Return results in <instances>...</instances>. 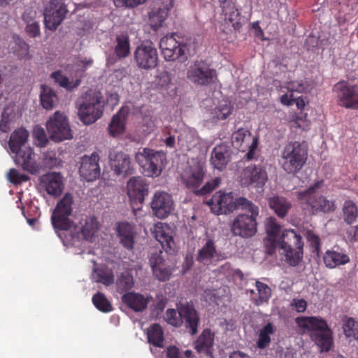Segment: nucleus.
I'll list each match as a JSON object with an SVG mask.
<instances>
[{"label": "nucleus", "instance_id": "obj_61", "mask_svg": "<svg viewBox=\"0 0 358 358\" xmlns=\"http://www.w3.org/2000/svg\"><path fill=\"white\" fill-rule=\"evenodd\" d=\"M116 7L134 8L143 3L146 0H113Z\"/></svg>", "mask_w": 358, "mask_h": 358}, {"label": "nucleus", "instance_id": "obj_29", "mask_svg": "<svg viewBox=\"0 0 358 358\" xmlns=\"http://www.w3.org/2000/svg\"><path fill=\"white\" fill-rule=\"evenodd\" d=\"M231 160V150L228 145L220 144L212 150L210 162L213 169L223 171Z\"/></svg>", "mask_w": 358, "mask_h": 358}, {"label": "nucleus", "instance_id": "obj_53", "mask_svg": "<svg viewBox=\"0 0 358 358\" xmlns=\"http://www.w3.org/2000/svg\"><path fill=\"white\" fill-rule=\"evenodd\" d=\"M32 137L34 144L38 147H45L48 143L45 129L39 125H36L33 128Z\"/></svg>", "mask_w": 358, "mask_h": 358}, {"label": "nucleus", "instance_id": "obj_56", "mask_svg": "<svg viewBox=\"0 0 358 358\" xmlns=\"http://www.w3.org/2000/svg\"><path fill=\"white\" fill-rule=\"evenodd\" d=\"M233 106L227 101L220 103V104L214 109V114L218 120H225L231 113Z\"/></svg>", "mask_w": 358, "mask_h": 358}, {"label": "nucleus", "instance_id": "obj_55", "mask_svg": "<svg viewBox=\"0 0 358 358\" xmlns=\"http://www.w3.org/2000/svg\"><path fill=\"white\" fill-rule=\"evenodd\" d=\"M220 178H215L214 179L206 182L201 188H198L196 190H195L194 194L196 196H203L208 194L216 189L220 185Z\"/></svg>", "mask_w": 358, "mask_h": 358}, {"label": "nucleus", "instance_id": "obj_23", "mask_svg": "<svg viewBox=\"0 0 358 358\" xmlns=\"http://www.w3.org/2000/svg\"><path fill=\"white\" fill-rule=\"evenodd\" d=\"M155 236L166 253L169 255L175 253L176 243L173 238V231L167 224H157L155 226Z\"/></svg>", "mask_w": 358, "mask_h": 358}, {"label": "nucleus", "instance_id": "obj_51", "mask_svg": "<svg viewBox=\"0 0 358 358\" xmlns=\"http://www.w3.org/2000/svg\"><path fill=\"white\" fill-rule=\"evenodd\" d=\"M115 53L119 59L127 57L130 52V43L127 37L117 36Z\"/></svg>", "mask_w": 358, "mask_h": 358}, {"label": "nucleus", "instance_id": "obj_14", "mask_svg": "<svg viewBox=\"0 0 358 358\" xmlns=\"http://www.w3.org/2000/svg\"><path fill=\"white\" fill-rule=\"evenodd\" d=\"M268 180L266 168L259 164H250L243 169L241 181L243 186L262 188Z\"/></svg>", "mask_w": 358, "mask_h": 358}, {"label": "nucleus", "instance_id": "obj_45", "mask_svg": "<svg viewBox=\"0 0 358 358\" xmlns=\"http://www.w3.org/2000/svg\"><path fill=\"white\" fill-rule=\"evenodd\" d=\"M36 155L31 149L29 148L24 150V171H27L31 174L39 173L41 166L36 163Z\"/></svg>", "mask_w": 358, "mask_h": 358}, {"label": "nucleus", "instance_id": "obj_19", "mask_svg": "<svg viewBox=\"0 0 358 358\" xmlns=\"http://www.w3.org/2000/svg\"><path fill=\"white\" fill-rule=\"evenodd\" d=\"M151 208L153 213L158 218L167 217L173 210L172 196L164 192L155 193L151 202Z\"/></svg>", "mask_w": 358, "mask_h": 358}, {"label": "nucleus", "instance_id": "obj_33", "mask_svg": "<svg viewBox=\"0 0 358 358\" xmlns=\"http://www.w3.org/2000/svg\"><path fill=\"white\" fill-rule=\"evenodd\" d=\"M222 8L225 20H228L234 29H239L242 24V16L236 8V3L233 0H224Z\"/></svg>", "mask_w": 358, "mask_h": 358}, {"label": "nucleus", "instance_id": "obj_30", "mask_svg": "<svg viewBox=\"0 0 358 358\" xmlns=\"http://www.w3.org/2000/svg\"><path fill=\"white\" fill-rule=\"evenodd\" d=\"M110 165L117 176H128L133 173L130 157L122 152H117L113 157L110 158Z\"/></svg>", "mask_w": 358, "mask_h": 358}, {"label": "nucleus", "instance_id": "obj_57", "mask_svg": "<svg viewBox=\"0 0 358 358\" xmlns=\"http://www.w3.org/2000/svg\"><path fill=\"white\" fill-rule=\"evenodd\" d=\"M164 320L166 322L173 327H180L182 325V319L180 318L178 310L173 308L166 310L164 315Z\"/></svg>", "mask_w": 358, "mask_h": 358}, {"label": "nucleus", "instance_id": "obj_41", "mask_svg": "<svg viewBox=\"0 0 358 358\" xmlns=\"http://www.w3.org/2000/svg\"><path fill=\"white\" fill-rule=\"evenodd\" d=\"M268 204L280 217H284L291 207V204L285 198L280 196L270 198Z\"/></svg>", "mask_w": 358, "mask_h": 358}, {"label": "nucleus", "instance_id": "obj_49", "mask_svg": "<svg viewBox=\"0 0 358 358\" xmlns=\"http://www.w3.org/2000/svg\"><path fill=\"white\" fill-rule=\"evenodd\" d=\"M256 287L258 292V297L253 299L254 303L259 306L268 302L271 296V289L265 283L260 281H256Z\"/></svg>", "mask_w": 358, "mask_h": 358}, {"label": "nucleus", "instance_id": "obj_1", "mask_svg": "<svg viewBox=\"0 0 358 358\" xmlns=\"http://www.w3.org/2000/svg\"><path fill=\"white\" fill-rule=\"evenodd\" d=\"M295 322L304 331H311L310 338L321 352H328L334 344L333 332L324 320L301 316L296 317Z\"/></svg>", "mask_w": 358, "mask_h": 358}, {"label": "nucleus", "instance_id": "obj_52", "mask_svg": "<svg viewBox=\"0 0 358 358\" xmlns=\"http://www.w3.org/2000/svg\"><path fill=\"white\" fill-rule=\"evenodd\" d=\"M92 303L99 310L103 313H108L113 310L111 303L103 293L95 294L92 296Z\"/></svg>", "mask_w": 358, "mask_h": 358}, {"label": "nucleus", "instance_id": "obj_9", "mask_svg": "<svg viewBox=\"0 0 358 358\" xmlns=\"http://www.w3.org/2000/svg\"><path fill=\"white\" fill-rule=\"evenodd\" d=\"M46 129L50 138L55 142H61L73 137L67 117L59 111H56L46 122Z\"/></svg>", "mask_w": 358, "mask_h": 358}, {"label": "nucleus", "instance_id": "obj_10", "mask_svg": "<svg viewBox=\"0 0 358 358\" xmlns=\"http://www.w3.org/2000/svg\"><path fill=\"white\" fill-rule=\"evenodd\" d=\"M333 92L338 106L358 110V86L350 85L348 82L341 80L334 85Z\"/></svg>", "mask_w": 358, "mask_h": 358}, {"label": "nucleus", "instance_id": "obj_36", "mask_svg": "<svg viewBox=\"0 0 358 358\" xmlns=\"http://www.w3.org/2000/svg\"><path fill=\"white\" fill-rule=\"evenodd\" d=\"M281 227L277 223L276 219L273 217H269L266 222V231L267 235V241L270 242L271 249L269 253H271L277 247L278 236L280 234Z\"/></svg>", "mask_w": 358, "mask_h": 358}, {"label": "nucleus", "instance_id": "obj_63", "mask_svg": "<svg viewBox=\"0 0 358 358\" xmlns=\"http://www.w3.org/2000/svg\"><path fill=\"white\" fill-rule=\"evenodd\" d=\"M26 32L31 37H36L40 34V28L39 24L37 22H33L31 24H27L26 27Z\"/></svg>", "mask_w": 358, "mask_h": 358}, {"label": "nucleus", "instance_id": "obj_50", "mask_svg": "<svg viewBox=\"0 0 358 358\" xmlns=\"http://www.w3.org/2000/svg\"><path fill=\"white\" fill-rule=\"evenodd\" d=\"M235 204L236 210L241 209L250 213V215L259 216V207L248 199L243 196L238 197L235 199Z\"/></svg>", "mask_w": 358, "mask_h": 358}, {"label": "nucleus", "instance_id": "obj_21", "mask_svg": "<svg viewBox=\"0 0 358 358\" xmlns=\"http://www.w3.org/2000/svg\"><path fill=\"white\" fill-rule=\"evenodd\" d=\"M99 156L94 152L91 155H85L81 159L79 169L80 176L87 181H93L100 176Z\"/></svg>", "mask_w": 358, "mask_h": 358}, {"label": "nucleus", "instance_id": "obj_38", "mask_svg": "<svg viewBox=\"0 0 358 358\" xmlns=\"http://www.w3.org/2000/svg\"><path fill=\"white\" fill-rule=\"evenodd\" d=\"M314 81L310 78L291 80L285 83V88L291 92L308 93L314 87Z\"/></svg>", "mask_w": 358, "mask_h": 358}, {"label": "nucleus", "instance_id": "obj_4", "mask_svg": "<svg viewBox=\"0 0 358 358\" xmlns=\"http://www.w3.org/2000/svg\"><path fill=\"white\" fill-rule=\"evenodd\" d=\"M308 159L306 146L298 141L288 143L281 153V167L287 174L296 175L305 165Z\"/></svg>", "mask_w": 358, "mask_h": 358}, {"label": "nucleus", "instance_id": "obj_12", "mask_svg": "<svg viewBox=\"0 0 358 358\" xmlns=\"http://www.w3.org/2000/svg\"><path fill=\"white\" fill-rule=\"evenodd\" d=\"M231 142L234 148L241 152H245L248 149L245 155L248 161L252 160L257 149L259 138L257 136H252L251 132L244 128L238 129L234 132L231 136Z\"/></svg>", "mask_w": 358, "mask_h": 358}, {"label": "nucleus", "instance_id": "obj_46", "mask_svg": "<svg viewBox=\"0 0 358 358\" xmlns=\"http://www.w3.org/2000/svg\"><path fill=\"white\" fill-rule=\"evenodd\" d=\"M343 220L348 224L355 222L358 217V207L357 204L351 201L347 200L343 206Z\"/></svg>", "mask_w": 358, "mask_h": 358}, {"label": "nucleus", "instance_id": "obj_48", "mask_svg": "<svg viewBox=\"0 0 358 358\" xmlns=\"http://www.w3.org/2000/svg\"><path fill=\"white\" fill-rule=\"evenodd\" d=\"M134 284V280L132 274L129 271L122 272L116 280L117 291L119 293H123L131 289Z\"/></svg>", "mask_w": 358, "mask_h": 358}, {"label": "nucleus", "instance_id": "obj_43", "mask_svg": "<svg viewBox=\"0 0 358 358\" xmlns=\"http://www.w3.org/2000/svg\"><path fill=\"white\" fill-rule=\"evenodd\" d=\"M214 334L210 329H206L199 336L195 343V348L199 352L208 351L213 345Z\"/></svg>", "mask_w": 358, "mask_h": 358}, {"label": "nucleus", "instance_id": "obj_32", "mask_svg": "<svg viewBox=\"0 0 358 358\" xmlns=\"http://www.w3.org/2000/svg\"><path fill=\"white\" fill-rule=\"evenodd\" d=\"M162 6L157 11L150 13L149 21L152 29L157 30L168 16L169 12L173 6L174 0H161Z\"/></svg>", "mask_w": 358, "mask_h": 358}, {"label": "nucleus", "instance_id": "obj_5", "mask_svg": "<svg viewBox=\"0 0 358 358\" xmlns=\"http://www.w3.org/2000/svg\"><path fill=\"white\" fill-rule=\"evenodd\" d=\"M166 154L162 151L144 148L136 154V160L148 177L158 176L164 168Z\"/></svg>", "mask_w": 358, "mask_h": 358}, {"label": "nucleus", "instance_id": "obj_62", "mask_svg": "<svg viewBox=\"0 0 358 358\" xmlns=\"http://www.w3.org/2000/svg\"><path fill=\"white\" fill-rule=\"evenodd\" d=\"M221 268L222 269L223 271L227 272V274L229 275H231L233 278H238L240 280L243 279L244 275H243V272L238 268H236V269L231 268V265L229 263L224 264L221 267Z\"/></svg>", "mask_w": 358, "mask_h": 358}, {"label": "nucleus", "instance_id": "obj_35", "mask_svg": "<svg viewBox=\"0 0 358 358\" xmlns=\"http://www.w3.org/2000/svg\"><path fill=\"white\" fill-rule=\"evenodd\" d=\"M122 302L135 312L144 310L148 303V299L141 294L127 292L122 297Z\"/></svg>", "mask_w": 358, "mask_h": 358}, {"label": "nucleus", "instance_id": "obj_8", "mask_svg": "<svg viewBox=\"0 0 358 358\" xmlns=\"http://www.w3.org/2000/svg\"><path fill=\"white\" fill-rule=\"evenodd\" d=\"M73 197L70 193H66L60 199L53 211L51 217L52 225L55 229L67 231L71 229L72 222L69 215L72 213Z\"/></svg>", "mask_w": 358, "mask_h": 358}, {"label": "nucleus", "instance_id": "obj_31", "mask_svg": "<svg viewBox=\"0 0 358 358\" xmlns=\"http://www.w3.org/2000/svg\"><path fill=\"white\" fill-rule=\"evenodd\" d=\"M323 261L325 266L330 268L344 265L350 262V257L343 250L338 246H334L331 250L325 252Z\"/></svg>", "mask_w": 358, "mask_h": 358}, {"label": "nucleus", "instance_id": "obj_34", "mask_svg": "<svg viewBox=\"0 0 358 358\" xmlns=\"http://www.w3.org/2000/svg\"><path fill=\"white\" fill-rule=\"evenodd\" d=\"M10 150L14 156L13 160L17 165L22 162V127L15 130L10 135L8 141Z\"/></svg>", "mask_w": 358, "mask_h": 358}, {"label": "nucleus", "instance_id": "obj_7", "mask_svg": "<svg viewBox=\"0 0 358 358\" xmlns=\"http://www.w3.org/2000/svg\"><path fill=\"white\" fill-rule=\"evenodd\" d=\"M176 36V34H173L161 38L159 48L162 54L166 61L185 62L188 59V45L182 41H178Z\"/></svg>", "mask_w": 358, "mask_h": 358}, {"label": "nucleus", "instance_id": "obj_39", "mask_svg": "<svg viewBox=\"0 0 358 358\" xmlns=\"http://www.w3.org/2000/svg\"><path fill=\"white\" fill-rule=\"evenodd\" d=\"M148 342L155 347L162 348L164 331L159 324H152L147 330Z\"/></svg>", "mask_w": 358, "mask_h": 358}, {"label": "nucleus", "instance_id": "obj_13", "mask_svg": "<svg viewBox=\"0 0 358 358\" xmlns=\"http://www.w3.org/2000/svg\"><path fill=\"white\" fill-rule=\"evenodd\" d=\"M67 13L66 6L61 0H50L44 10L45 27L50 30H56L65 19Z\"/></svg>", "mask_w": 358, "mask_h": 358}, {"label": "nucleus", "instance_id": "obj_17", "mask_svg": "<svg viewBox=\"0 0 358 358\" xmlns=\"http://www.w3.org/2000/svg\"><path fill=\"white\" fill-rule=\"evenodd\" d=\"M206 203L216 215L227 214L236 210L235 199L232 192H217L206 201Z\"/></svg>", "mask_w": 358, "mask_h": 358}, {"label": "nucleus", "instance_id": "obj_44", "mask_svg": "<svg viewBox=\"0 0 358 358\" xmlns=\"http://www.w3.org/2000/svg\"><path fill=\"white\" fill-rule=\"evenodd\" d=\"M276 331L274 325L268 322L259 331L258 340L257 342V347L259 349H264L268 347L271 343L270 336L273 334Z\"/></svg>", "mask_w": 358, "mask_h": 358}, {"label": "nucleus", "instance_id": "obj_26", "mask_svg": "<svg viewBox=\"0 0 358 358\" xmlns=\"http://www.w3.org/2000/svg\"><path fill=\"white\" fill-rule=\"evenodd\" d=\"M101 224L94 216L86 217L82 219L79 224L74 227V233L83 239L92 241L100 229Z\"/></svg>", "mask_w": 358, "mask_h": 358}, {"label": "nucleus", "instance_id": "obj_59", "mask_svg": "<svg viewBox=\"0 0 358 358\" xmlns=\"http://www.w3.org/2000/svg\"><path fill=\"white\" fill-rule=\"evenodd\" d=\"M61 160L53 151L47 152L43 157V164L48 169H53L59 165Z\"/></svg>", "mask_w": 358, "mask_h": 358}, {"label": "nucleus", "instance_id": "obj_47", "mask_svg": "<svg viewBox=\"0 0 358 358\" xmlns=\"http://www.w3.org/2000/svg\"><path fill=\"white\" fill-rule=\"evenodd\" d=\"M342 328L344 335L350 341H358V320L347 317L343 320Z\"/></svg>", "mask_w": 358, "mask_h": 358}, {"label": "nucleus", "instance_id": "obj_20", "mask_svg": "<svg viewBox=\"0 0 358 358\" xmlns=\"http://www.w3.org/2000/svg\"><path fill=\"white\" fill-rule=\"evenodd\" d=\"M178 314L182 319V324L191 335H195L200 322L199 314L191 303L180 304L178 307Z\"/></svg>", "mask_w": 358, "mask_h": 358}, {"label": "nucleus", "instance_id": "obj_40", "mask_svg": "<svg viewBox=\"0 0 358 358\" xmlns=\"http://www.w3.org/2000/svg\"><path fill=\"white\" fill-rule=\"evenodd\" d=\"M126 115L121 109L115 114L108 126V131L112 136L122 134L124 131V120Z\"/></svg>", "mask_w": 358, "mask_h": 358}, {"label": "nucleus", "instance_id": "obj_22", "mask_svg": "<svg viewBox=\"0 0 358 358\" xmlns=\"http://www.w3.org/2000/svg\"><path fill=\"white\" fill-rule=\"evenodd\" d=\"M40 185L49 195L55 197L60 196L64 187L63 176L56 172H49L41 176Z\"/></svg>", "mask_w": 358, "mask_h": 358}, {"label": "nucleus", "instance_id": "obj_25", "mask_svg": "<svg viewBox=\"0 0 358 358\" xmlns=\"http://www.w3.org/2000/svg\"><path fill=\"white\" fill-rule=\"evenodd\" d=\"M161 254V251L159 253H152L149 262L154 277L160 282H166L170 280L173 271Z\"/></svg>", "mask_w": 358, "mask_h": 358}, {"label": "nucleus", "instance_id": "obj_27", "mask_svg": "<svg viewBox=\"0 0 358 358\" xmlns=\"http://www.w3.org/2000/svg\"><path fill=\"white\" fill-rule=\"evenodd\" d=\"M120 243L127 250H132L136 243L137 233L135 225L127 222H119L116 227Z\"/></svg>", "mask_w": 358, "mask_h": 358}, {"label": "nucleus", "instance_id": "obj_42", "mask_svg": "<svg viewBox=\"0 0 358 358\" xmlns=\"http://www.w3.org/2000/svg\"><path fill=\"white\" fill-rule=\"evenodd\" d=\"M40 97L42 106L47 110L52 109L58 101L55 91L45 85L41 86Z\"/></svg>", "mask_w": 358, "mask_h": 358}, {"label": "nucleus", "instance_id": "obj_15", "mask_svg": "<svg viewBox=\"0 0 358 358\" xmlns=\"http://www.w3.org/2000/svg\"><path fill=\"white\" fill-rule=\"evenodd\" d=\"M257 217L245 213L238 215L231 226L232 234L245 238L255 236L257 231Z\"/></svg>", "mask_w": 358, "mask_h": 358}, {"label": "nucleus", "instance_id": "obj_2", "mask_svg": "<svg viewBox=\"0 0 358 358\" xmlns=\"http://www.w3.org/2000/svg\"><path fill=\"white\" fill-rule=\"evenodd\" d=\"M320 185V182H317L308 189L296 192L299 205L303 210L310 215L332 213L336 208L334 200H329L326 196L316 192Z\"/></svg>", "mask_w": 358, "mask_h": 358}, {"label": "nucleus", "instance_id": "obj_3", "mask_svg": "<svg viewBox=\"0 0 358 358\" xmlns=\"http://www.w3.org/2000/svg\"><path fill=\"white\" fill-rule=\"evenodd\" d=\"M303 245L301 236L294 229L284 230L277 242L286 262L291 266H296L302 261Z\"/></svg>", "mask_w": 358, "mask_h": 358}, {"label": "nucleus", "instance_id": "obj_6", "mask_svg": "<svg viewBox=\"0 0 358 358\" xmlns=\"http://www.w3.org/2000/svg\"><path fill=\"white\" fill-rule=\"evenodd\" d=\"M99 92L87 93L78 108V116L85 124H91L103 115L104 104Z\"/></svg>", "mask_w": 358, "mask_h": 358}, {"label": "nucleus", "instance_id": "obj_18", "mask_svg": "<svg viewBox=\"0 0 358 358\" xmlns=\"http://www.w3.org/2000/svg\"><path fill=\"white\" fill-rule=\"evenodd\" d=\"M206 173L204 164L199 161L194 162L181 176L182 183L194 193L202 184Z\"/></svg>", "mask_w": 358, "mask_h": 358}, {"label": "nucleus", "instance_id": "obj_16", "mask_svg": "<svg viewBox=\"0 0 358 358\" xmlns=\"http://www.w3.org/2000/svg\"><path fill=\"white\" fill-rule=\"evenodd\" d=\"M134 60L139 69H153L158 62L157 49L151 43H141L134 51Z\"/></svg>", "mask_w": 358, "mask_h": 358}, {"label": "nucleus", "instance_id": "obj_60", "mask_svg": "<svg viewBox=\"0 0 358 358\" xmlns=\"http://www.w3.org/2000/svg\"><path fill=\"white\" fill-rule=\"evenodd\" d=\"M6 178L10 183L15 185H20L22 182V174L15 169H9Z\"/></svg>", "mask_w": 358, "mask_h": 358}, {"label": "nucleus", "instance_id": "obj_54", "mask_svg": "<svg viewBox=\"0 0 358 358\" xmlns=\"http://www.w3.org/2000/svg\"><path fill=\"white\" fill-rule=\"evenodd\" d=\"M51 78H53L61 87H64L66 90H72L77 87L80 83V81L77 80L76 84L71 85L69 78L64 76L60 71L53 72L51 74Z\"/></svg>", "mask_w": 358, "mask_h": 358}, {"label": "nucleus", "instance_id": "obj_28", "mask_svg": "<svg viewBox=\"0 0 358 358\" xmlns=\"http://www.w3.org/2000/svg\"><path fill=\"white\" fill-rule=\"evenodd\" d=\"M127 194L130 199L140 203L148 194V185L141 177H133L127 182Z\"/></svg>", "mask_w": 358, "mask_h": 358}, {"label": "nucleus", "instance_id": "obj_64", "mask_svg": "<svg viewBox=\"0 0 358 358\" xmlns=\"http://www.w3.org/2000/svg\"><path fill=\"white\" fill-rule=\"evenodd\" d=\"M291 306L294 307L298 313H303L307 308V303L304 299H294Z\"/></svg>", "mask_w": 358, "mask_h": 358}, {"label": "nucleus", "instance_id": "obj_58", "mask_svg": "<svg viewBox=\"0 0 358 358\" xmlns=\"http://www.w3.org/2000/svg\"><path fill=\"white\" fill-rule=\"evenodd\" d=\"M306 237L308 243L312 248V252L319 255L320 251V239L313 231L308 230L306 233Z\"/></svg>", "mask_w": 358, "mask_h": 358}, {"label": "nucleus", "instance_id": "obj_37", "mask_svg": "<svg viewBox=\"0 0 358 358\" xmlns=\"http://www.w3.org/2000/svg\"><path fill=\"white\" fill-rule=\"evenodd\" d=\"M92 279L96 282L109 286L113 284L115 278L112 269L101 266L100 267L94 268L92 273Z\"/></svg>", "mask_w": 358, "mask_h": 358}, {"label": "nucleus", "instance_id": "obj_24", "mask_svg": "<svg viewBox=\"0 0 358 358\" xmlns=\"http://www.w3.org/2000/svg\"><path fill=\"white\" fill-rule=\"evenodd\" d=\"M222 253L217 249L215 240L208 238L203 246L198 250L196 260L204 265H209L213 261L222 259Z\"/></svg>", "mask_w": 358, "mask_h": 358}, {"label": "nucleus", "instance_id": "obj_11", "mask_svg": "<svg viewBox=\"0 0 358 358\" xmlns=\"http://www.w3.org/2000/svg\"><path fill=\"white\" fill-rule=\"evenodd\" d=\"M217 72L203 61H196L187 71V78L194 84L208 86L217 79Z\"/></svg>", "mask_w": 358, "mask_h": 358}]
</instances>
